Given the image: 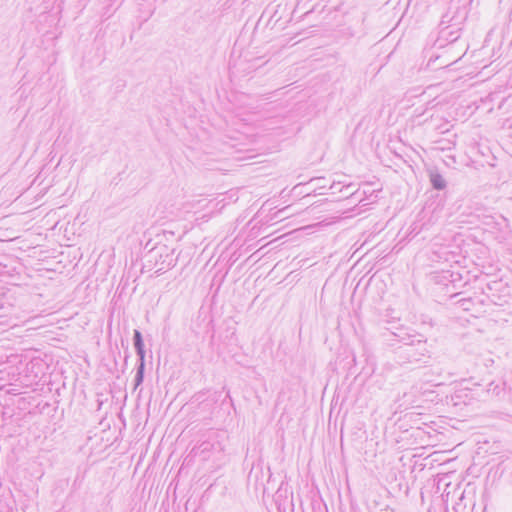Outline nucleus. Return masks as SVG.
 <instances>
[{"label":"nucleus","instance_id":"1","mask_svg":"<svg viewBox=\"0 0 512 512\" xmlns=\"http://www.w3.org/2000/svg\"><path fill=\"white\" fill-rule=\"evenodd\" d=\"M401 343L393 353L396 363L400 366L416 364L430 357L427 340L421 334H396Z\"/></svg>","mask_w":512,"mask_h":512},{"label":"nucleus","instance_id":"2","mask_svg":"<svg viewBox=\"0 0 512 512\" xmlns=\"http://www.w3.org/2000/svg\"><path fill=\"white\" fill-rule=\"evenodd\" d=\"M175 252L176 248L157 242L146 252L144 258L151 269L155 268L156 273H162L176 265L179 254L175 255Z\"/></svg>","mask_w":512,"mask_h":512},{"label":"nucleus","instance_id":"3","mask_svg":"<svg viewBox=\"0 0 512 512\" xmlns=\"http://www.w3.org/2000/svg\"><path fill=\"white\" fill-rule=\"evenodd\" d=\"M133 345L138 356V362H145V346L142 333L135 329L133 332Z\"/></svg>","mask_w":512,"mask_h":512},{"label":"nucleus","instance_id":"4","mask_svg":"<svg viewBox=\"0 0 512 512\" xmlns=\"http://www.w3.org/2000/svg\"><path fill=\"white\" fill-rule=\"evenodd\" d=\"M429 176L431 185L434 189L443 190L446 188V180L438 171H431Z\"/></svg>","mask_w":512,"mask_h":512},{"label":"nucleus","instance_id":"5","mask_svg":"<svg viewBox=\"0 0 512 512\" xmlns=\"http://www.w3.org/2000/svg\"><path fill=\"white\" fill-rule=\"evenodd\" d=\"M460 295L461 293H456L452 296L453 299H456L454 303L458 305L462 310L470 311L474 305V299L471 297L458 298Z\"/></svg>","mask_w":512,"mask_h":512},{"label":"nucleus","instance_id":"6","mask_svg":"<svg viewBox=\"0 0 512 512\" xmlns=\"http://www.w3.org/2000/svg\"><path fill=\"white\" fill-rule=\"evenodd\" d=\"M145 374V362H138L136 368V374L134 377V389L140 386L144 381Z\"/></svg>","mask_w":512,"mask_h":512},{"label":"nucleus","instance_id":"7","mask_svg":"<svg viewBox=\"0 0 512 512\" xmlns=\"http://www.w3.org/2000/svg\"><path fill=\"white\" fill-rule=\"evenodd\" d=\"M449 27H450V26H446V27L442 28V31H441V32H442L443 34H444V33H445V34H447L448 39H449L450 41H455V40H457V39L459 38V30H457V31H449V32H448L447 30L449 29Z\"/></svg>","mask_w":512,"mask_h":512},{"label":"nucleus","instance_id":"8","mask_svg":"<svg viewBox=\"0 0 512 512\" xmlns=\"http://www.w3.org/2000/svg\"><path fill=\"white\" fill-rule=\"evenodd\" d=\"M0 512H14L13 507L6 499H0Z\"/></svg>","mask_w":512,"mask_h":512},{"label":"nucleus","instance_id":"9","mask_svg":"<svg viewBox=\"0 0 512 512\" xmlns=\"http://www.w3.org/2000/svg\"><path fill=\"white\" fill-rule=\"evenodd\" d=\"M502 389L499 385H494L493 382L489 384V388L487 389V393H492L495 396H498L501 393Z\"/></svg>","mask_w":512,"mask_h":512},{"label":"nucleus","instance_id":"10","mask_svg":"<svg viewBox=\"0 0 512 512\" xmlns=\"http://www.w3.org/2000/svg\"><path fill=\"white\" fill-rule=\"evenodd\" d=\"M5 301L3 295L0 293V317H2L5 313Z\"/></svg>","mask_w":512,"mask_h":512},{"label":"nucleus","instance_id":"11","mask_svg":"<svg viewBox=\"0 0 512 512\" xmlns=\"http://www.w3.org/2000/svg\"><path fill=\"white\" fill-rule=\"evenodd\" d=\"M501 283L498 281H493L492 283L487 284V289L489 291L497 290V286H499Z\"/></svg>","mask_w":512,"mask_h":512},{"label":"nucleus","instance_id":"12","mask_svg":"<svg viewBox=\"0 0 512 512\" xmlns=\"http://www.w3.org/2000/svg\"><path fill=\"white\" fill-rule=\"evenodd\" d=\"M495 294H491V295H488L489 298H491V300L497 304L496 300L494 299L495 298Z\"/></svg>","mask_w":512,"mask_h":512},{"label":"nucleus","instance_id":"13","mask_svg":"<svg viewBox=\"0 0 512 512\" xmlns=\"http://www.w3.org/2000/svg\"><path fill=\"white\" fill-rule=\"evenodd\" d=\"M128 357H129V355L126 354V356H125V364L127 363Z\"/></svg>","mask_w":512,"mask_h":512},{"label":"nucleus","instance_id":"14","mask_svg":"<svg viewBox=\"0 0 512 512\" xmlns=\"http://www.w3.org/2000/svg\"><path fill=\"white\" fill-rule=\"evenodd\" d=\"M445 23H446V21H445V20H444V18H443V19H442V21H441V24L443 25V24H445Z\"/></svg>","mask_w":512,"mask_h":512}]
</instances>
